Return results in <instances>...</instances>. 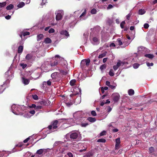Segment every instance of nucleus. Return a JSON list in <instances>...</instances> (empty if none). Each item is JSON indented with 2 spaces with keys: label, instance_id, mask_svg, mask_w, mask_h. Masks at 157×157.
<instances>
[{
  "label": "nucleus",
  "instance_id": "41",
  "mask_svg": "<svg viewBox=\"0 0 157 157\" xmlns=\"http://www.w3.org/2000/svg\"><path fill=\"white\" fill-rule=\"evenodd\" d=\"M144 28L145 29H147L149 27V25L147 23H145L144 24Z\"/></svg>",
  "mask_w": 157,
  "mask_h": 157
},
{
  "label": "nucleus",
  "instance_id": "50",
  "mask_svg": "<svg viewBox=\"0 0 157 157\" xmlns=\"http://www.w3.org/2000/svg\"><path fill=\"white\" fill-rule=\"evenodd\" d=\"M60 72L63 73V74L64 75H66L67 73V71H64L63 70H60Z\"/></svg>",
  "mask_w": 157,
  "mask_h": 157
},
{
  "label": "nucleus",
  "instance_id": "28",
  "mask_svg": "<svg viewBox=\"0 0 157 157\" xmlns=\"http://www.w3.org/2000/svg\"><path fill=\"white\" fill-rule=\"evenodd\" d=\"M6 2H3L2 3L0 2V8L4 7L6 6Z\"/></svg>",
  "mask_w": 157,
  "mask_h": 157
},
{
  "label": "nucleus",
  "instance_id": "27",
  "mask_svg": "<svg viewBox=\"0 0 157 157\" xmlns=\"http://www.w3.org/2000/svg\"><path fill=\"white\" fill-rule=\"evenodd\" d=\"M85 62L86 63V65L87 66H88L89 65V63L90 62V59H85Z\"/></svg>",
  "mask_w": 157,
  "mask_h": 157
},
{
  "label": "nucleus",
  "instance_id": "12",
  "mask_svg": "<svg viewBox=\"0 0 157 157\" xmlns=\"http://www.w3.org/2000/svg\"><path fill=\"white\" fill-rule=\"evenodd\" d=\"M44 42L45 44H49L52 43V40L50 38L47 37L45 39Z\"/></svg>",
  "mask_w": 157,
  "mask_h": 157
},
{
  "label": "nucleus",
  "instance_id": "35",
  "mask_svg": "<svg viewBox=\"0 0 157 157\" xmlns=\"http://www.w3.org/2000/svg\"><path fill=\"white\" fill-rule=\"evenodd\" d=\"M20 66L22 67V68L23 69H24L27 66V65L26 64H24L23 63H21Z\"/></svg>",
  "mask_w": 157,
  "mask_h": 157
},
{
  "label": "nucleus",
  "instance_id": "57",
  "mask_svg": "<svg viewBox=\"0 0 157 157\" xmlns=\"http://www.w3.org/2000/svg\"><path fill=\"white\" fill-rule=\"evenodd\" d=\"M112 109L110 106H108V112L109 113L112 110Z\"/></svg>",
  "mask_w": 157,
  "mask_h": 157
},
{
  "label": "nucleus",
  "instance_id": "56",
  "mask_svg": "<svg viewBox=\"0 0 157 157\" xmlns=\"http://www.w3.org/2000/svg\"><path fill=\"white\" fill-rule=\"evenodd\" d=\"M118 67L116 65H114L113 67V68L115 71L117 70Z\"/></svg>",
  "mask_w": 157,
  "mask_h": 157
},
{
  "label": "nucleus",
  "instance_id": "26",
  "mask_svg": "<svg viewBox=\"0 0 157 157\" xmlns=\"http://www.w3.org/2000/svg\"><path fill=\"white\" fill-rule=\"evenodd\" d=\"M117 43L118 45H122V42L121 41V40L120 38H118L117 40Z\"/></svg>",
  "mask_w": 157,
  "mask_h": 157
},
{
  "label": "nucleus",
  "instance_id": "39",
  "mask_svg": "<svg viewBox=\"0 0 157 157\" xmlns=\"http://www.w3.org/2000/svg\"><path fill=\"white\" fill-rule=\"evenodd\" d=\"M131 15V13H129L126 16V19L127 20H129L130 19Z\"/></svg>",
  "mask_w": 157,
  "mask_h": 157
},
{
  "label": "nucleus",
  "instance_id": "36",
  "mask_svg": "<svg viewBox=\"0 0 157 157\" xmlns=\"http://www.w3.org/2000/svg\"><path fill=\"white\" fill-rule=\"evenodd\" d=\"M105 54L103 53L102 54H100L98 56L99 58H101L104 57H105Z\"/></svg>",
  "mask_w": 157,
  "mask_h": 157
},
{
  "label": "nucleus",
  "instance_id": "43",
  "mask_svg": "<svg viewBox=\"0 0 157 157\" xmlns=\"http://www.w3.org/2000/svg\"><path fill=\"white\" fill-rule=\"evenodd\" d=\"M113 6L111 4H109L108 5V6L107 7V10H109L112 8H113Z\"/></svg>",
  "mask_w": 157,
  "mask_h": 157
},
{
  "label": "nucleus",
  "instance_id": "31",
  "mask_svg": "<svg viewBox=\"0 0 157 157\" xmlns=\"http://www.w3.org/2000/svg\"><path fill=\"white\" fill-rule=\"evenodd\" d=\"M109 75L111 76H114V74L112 69H110L109 72Z\"/></svg>",
  "mask_w": 157,
  "mask_h": 157
},
{
  "label": "nucleus",
  "instance_id": "45",
  "mask_svg": "<svg viewBox=\"0 0 157 157\" xmlns=\"http://www.w3.org/2000/svg\"><path fill=\"white\" fill-rule=\"evenodd\" d=\"M93 40L94 42H97L98 41V38H97V37H94L93 38Z\"/></svg>",
  "mask_w": 157,
  "mask_h": 157
},
{
  "label": "nucleus",
  "instance_id": "18",
  "mask_svg": "<svg viewBox=\"0 0 157 157\" xmlns=\"http://www.w3.org/2000/svg\"><path fill=\"white\" fill-rule=\"evenodd\" d=\"M25 5V3L23 2H20L17 5V7L18 8H21L23 7Z\"/></svg>",
  "mask_w": 157,
  "mask_h": 157
},
{
  "label": "nucleus",
  "instance_id": "7",
  "mask_svg": "<svg viewBox=\"0 0 157 157\" xmlns=\"http://www.w3.org/2000/svg\"><path fill=\"white\" fill-rule=\"evenodd\" d=\"M62 18V16L60 13H58L56 16V20L57 21L61 20Z\"/></svg>",
  "mask_w": 157,
  "mask_h": 157
},
{
  "label": "nucleus",
  "instance_id": "53",
  "mask_svg": "<svg viewBox=\"0 0 157 157\" xmlns=\"http://www.w3.org/2000/svg\"><path fill=\"white\" fill-rule=\"evenodd\" d=\"M106 85L108 86H110V82H109L108 81H106Z\"/></svg>",
  "mask_w": 157,
  "mask_h": 157
},
{
  "label": "nucleus",
  "instance_id": "6",
  "mask_svg": "<svg viewBox=\"0 0 157 157\" xmlns=\"http://www.w3.org/2000/svg\"><path fill=\"white\" fill-rule=\"evenodd\" d=\"M60 33L61 35H65L67 37L69 36L68 32L66 30H62L60 32Z\"/></svg>",
  "mask_w": 157,
  "mask_h": 157
},
{
  "label": "nucleus",
  "instance_id": "64",
  "mask_svg": "<svg viewBox=\"0 0 157 157\" xmlns=\"http://www.w3.org/2000/svg\"><path fill=\"white\" fill-rule=\"evenodd\" d=\"M110 46L111 47H115V44L114 43H111L110 45Z\"/></svg>",
  "mask_w": 157,
  "mask_h": 157
},
{
  "label": "nucleus",
  "instance_id": "52",
  "mask_svg": "<svg viewBox=\"0 0 157 157\" xmlns=\"http://www.w3.org/2000/svg\"><path fill=\"white\" fill-rule=\"evenodd\" d=\"M29 113L31 114L34 115L35 113V110H32L30 111L29 112Z\"/></svg>",
  "mask_w": 157,
  "mask_h": 157
},
{
  "label": "nucleus",
  "instance_id": "30",
  "mask_svg": "<svg viewBox=\"0 0 157 157\" xmlns=\"http://www.w3.org/2000/svg\"><path fill=\"white\" fill-rule=\"evenodd\" d=\"M140 66V64L138 63H135L133 65V67L135 69L137 68Z\"/></svg>",
  "mask_w": 157,
  "mask_h": 157
},
{
  "label": "nucleus",
  "instance_id": "54",
  "mask_svg": "<svg viewBox=\"0 0 157 157\" xmlns=\"http://www.w3.org/2000/svg\"><path fill=\"white\" fill-rule=\"evenodd\" d=\"M36 105H35V104H32L31 106H29V107L30 108H34L35 109L36 108Z\"/></svg>",
  "mask_w": 157,
  "mask_h": 157
},
{
  "label": "nucleus",
  "instance_id": "4",
  "mask_svg": "<svg viewBox=\"0 0 157 157\" xmlns=\"http://www.w3.org/2000/svg\"><path fill=\"white\" fill-rule=\"evenodd\" d=\"M120 142V140L119 138H117L116 139L115 147L116 149H118L119 148V146Z\"/></svg>",
  "mask_w": 157,
  "mask_h": 157
},
{
  "label": "nucleus",
  "instance_id": "63",
  "mask_svg": "<svg viewBox=\"0 0 157 157\" xmlns=\"http://www.w3.org/2000/svg\"><path fill=\"white\" fill-rule=\"evenodd\" d=\"M103 88H104V87H101V93L102 94H103L105 92V91H104L105 90H104V89Z\"/></svg>",
  "mask_w": 157,
  "mask_h": 157
},
{
  "label": "nucleus",
  "instance_id": "44",
  "mask_svg": "<svg viewBox=\"0 0 157 157\" xmlns=\"http://www.w3.org/2000/svg\"><path fill=\"white\" fill-rule=\"evenodd\" d=\"M106 132L105 131H103L102 132L100 133V136H104L106 134Z\"/></svg>",
  "mask_w": 157,
  "mask_h": 157
},
{
  "label": "nucleus",
  "instance_id": "8",
  "mask_svg": "<svg viewBox=\"0 0 157 157\" xmlns=\"http://www.w3.org/2000/svg\"><path fill=\"white\" fill-rule=\"evenodd\" d=\"M22 82L25 84L27 85L29 83V81L28 79L25 78L23 77L22 78Z\"/></svg>",
  "mask_w": 157,
  "mask_h": 157
},
{
  "label": "nucleus",
  "instance_id": "10",
  "mask_svg": "<svg viewBox=\"0 0 157 157\" xmlns=\"http://www.w3.org/2000/svg\"><path fill=\"white\" fill-rule=\"evenodd\" d=\"M44 151L46 152V150L44 149H41L37 151L36 154L38 155H41Z\"/></svg>",
  "mask_w": 157,
  "mask_h": 157
},
{
  "label": "nucleus",
  "instance_id": "23",
  "mask_svg": "<svg viewBox=\"0 0 157 157\" xmlns=\"http://www.w3.org/2000/svg\"><path fill=\"white\" fill-rule=\"evenodd\" d=\"M76 82V81L75 79H73L71 80L70 82V84L71 86H73L75 85V83Z\"/></svg>",
  "mask_w": 157,
  "mask_h": 157
},
{
  "label": "nucleus",
  "instance_id": "60",
  "mask_svg": "<svg viewBox=\"0 0 157 157\" xmlns=\"http://www.w3.org/2000/svg\"><path fill=\"white\" fill-rule=\"evenodd\" d=\"M86 148H85L83 149H81L79 150V152H82L83 151H85L86 150Z\"/></svg>",
  "mask_w": 157,
  "mask_h": 157
},
{
  "label": "nucleus",
  "instance_id": "61",
  "mask_svg": "<svg viewBox=\"0 0 157 157\" xmlns=\"http://www.w3.org/2000/svg\"><path fill=\"white\" fill-rule=\"evenodd\" d=\"M47 84L49 86L51 85V81H50V80H48L47 82Z\"/></svg>",
  "mask_w": 157,
  "mask_h": 157
},
{
  "label": "nucleus",
  "instance_id": "33",
  "mask_svg": "<svg viewBox=\"0 0 157 157\" xmlns=\"http://www.w3.org/2000/svg\"><path fill=\"white\" fill-rule=\"evenodd\" d=\"M90 13L92 14H95L97 13V10L96 9L94 8L91 10Z\"/></svg>",
  "mask_w": 157,
  "mask_h": 157
},
{
  "label": "nucleus",
  "instance_id": "42",
  "mask_svg": "<svg viewBox=\"0 0 157 157\" xmlns=\"http://www.w3.org/2000/svg\"><path fill=\"white\" fill-rule=\"evenodd\" d=\"M55 31L53 29L51 28L49 30L48 32L49 33H54L55 32Z\"/></svg>",
  "mask_w": 157,
  "mask_h": 157
},
{
  "label": "nucleus",
  "instance_id": "3",
  "mask_svg": "<svg viewBox=\"0 0 157 157\" xmlns=\"http://www.w3.org/2000/svg\"><path fill=\"white\" fill-rule=\"evenodd\" d=\"M78 136V134L76 132H74L71 133L70 136V138L73 140L76 139Z\"/></svg>",
  "mask_w": 157,
  "mask_h": 157
},
{
  "label": "nucleus",
  "instance_id": "40",
  "mask_svg": "<svg viewBox=\"0 0 157 157\" xmlns=\"http://www.w3.org/2000/svg\"><path fill=\"white\" fill-rule=\"evenodd\" d=\"M67 155L69 157H73V154L71 152H68L67 153Z\"/></svg>",
  "mask_w": 157,
  "mask_h": 157
},
{
  "label": "nucleus",
  "instance_id": "11",
  "mask_svg": "<svg viewBox=\"0 0 157 157\" xmlns=\"http://www.w3.org/2000/svg\"><path fill=\"white\" fill-rule=\"evenodd\" d=\"M29 34H30V33L29 32H22L21 33V34L20 35V36L21 37V39H22V35H23L24 36H25L26 35H29Z\"/></svg>",
  "mask_w": 157,
  "mask_h": 157
},
{
  "label": "nucleus",
  "instance_id": "48",
  "mask_svg": "<svg viewBox=\"0 0 157 157\" xmlns=\"http://www.w3.org/2000/svg\"><path fill=\"white\" fill-rule=\"evenodd\" d=\"M55 59H56V58H59V59H63L60 56H59V55H56L55 56Z\"/></svg>",
  "mask_w": 157,
  "mask_h": 157
},
{
  "label": "nucleus",
  "instance_id": "19",
  "mask_svg": "<svg viewBox=\"0 0 157 157\" xmlns=\"http://www.w3.org/2000/svg\"><path fill=\"white\" fill-rule=\"evenodd\" d=\"M14 6L12 4H10L7 6L6 7V9L7 10H11L13 8Z\"/></svg>",
  "mask_w": 157,
  "mask_h": 157
},
{
  "label": "nucleus",
  "instance_id": "17",
  "mask_svg": "<svg viewBox=\"0 0 157 157\" xmlns=\"http://www.w3.org/2000/svg\"><path fill=\"white\" fill-rule=\"evenodd\" d=\"M144 56L150 59H152L154 57V55L151 54H146Z\"/></svg>",
  "mask_w": 157,
  "mask_h": 157
},
{
  "label": "nucleus",
  "instance_id": "24",
  "mask_svg": "<svg viewBox=\"0 0 157 157\" xmlns=\"http://www.w3.org/2000/svg\"><path fill=\"white\" fill-rule=\"evenodd\" d=\"M106 67V66L105 64H103L101 65L100 67V69L101 71L105 69Z\"/></svg>",
  "mask_w": 157,
  "mask_h": 157
},
{
  "label": "nucleus",
  "instance_id": "58",
  "mask_svg": "<svg viewBox=\"0 0 157 157\" xmlns=\"http://www.w3.org/2000/svg\"><path fill=\"white\" fill-rule=\"evenodd\" d=\"M23 144H18L16 145V147H21L23 146Z\"/></svg>",
  "mask_w": 157,
  "mask_h": 157
},
{
  "label": "nucleus",
  "instance_id": "15",
  "mask_svg": "<svg viewBox=\"0 0 157 157\" xmlns=\"http://www.w3.org/2000/svg\"><path fill=\"white\" fill-rule=\"evenodd\" d=\"M59 73L55 72L51 74V76L53 78H56L57 76L59 75Z\"/></svg>",
  "mask_w": 157,
  "mask_h": 157
},
{
  "label": "nucleus",
  "instance_id": "51",
  "mask_svg": "<svg viewBox=\"0 0 157 157\" xmlns=\"http://www.w3.org/2000/svg\"><path fill=\"white\" fill-rule=\"evenodd\" d=\"M86 14V10H85V11L82 13L81 15L80 16V17H81L83 16H84Z\"/></svg>",
  "mask_w": 157,
  "mask_h": 157
},
{
  "label": "nucleus",
  "instance_id": "16",
  "mask_svg": "<svg viewBox=\"0 0 157 157\" xmlns=\"http://www.w3.org/2000/svg\"><path fill=\"white\" fill-rule=\"evenodd\" d=\"M44 37V35L43 34H40L37 36V41H40Z\"/></svg>",
  "mask_w": 157,
  "mask_h": 157
},
{
  "label": "nucleus",
  "instance_id": "59",
  "mask_svg": "<svg viewBox=\"0 0 157 157\" xmlns=\"http://www.w3.org/2000/svg\"><path fill=\"white\" fill-rule=\"evenodd\" d=\"M88 125L87 123H82L81 124L82 126V127H86Z\"/></svg>",
  "mask_w": 157,
  "mask_h": 157
},
{
  "label": "nucleus",
  "instance_id": "29",
  "mask_svg": "<svg viewBox=\"0 0 157 157\" xmlns=\"http://www.w3.org/2000/svg\"><path fill=\"white\" fill-rule=\"evenodd\" d=\"M149 150L150 153H152L154 151V148L153 147H150Z\"/></svg>",
  "mask_w": 157,
  "mask_h": 157
},
{
  "label": "nucleus",
  "instance_id": "14",
  "mask_svg": "<svg viewBox=\"0 0 157 157\" xmlns=\"http://www.w3.org/2000/svg\"><path fill=\"white\" fill-rule=\"evenodd\" d=\"M87 120L90 122H94L96 121V119L95 117H88Z\"/></svg>",
  "mask_w": 157,
  "mask_h": 157
},
{
  "label": "nucleus",
  "instance_id": "25",
  "mask_svg": "<svg viewBox=\"0 0 157 157\" xmlns=\"http://www.w3.org/2000/svg\"><path fill=\"white\" fill-rule=\"evenodd\" d=\"M106 141L105 139H100L98 140L97 142H98L105 143Z\"/></svg>",
  "mask_w": 157,
  "mask_h": 157
},
{
  "label": "nucleus",
  "instance_id": "37",
  "mask_svg": "<svg viewBox=\"0 0 157 157\" xmlns=\"http://www.w3.org/2000/svg\"><path fill=\"white\" fill-rule=\"evenodd\" d=\"M91 114L93 116H95L97 115L95 111L94 110H93L91 112Z\"/></svg>",
  "mask_w": 157,
  "mask_h": 157
},
{
  "label": "nucleus",
  "instance_id": "2",
  "mask_svg": "<svg viewBox=\"0 0 157 157\" xmlns=\"http://www.w3.org/2000/svg\"><path fill=\"white\" fill-rule=\"evenodd\" d=\"M51 124L53 126V129H56L59 125V121L57 120H54L52 122Z\"/></svg>",
  "mask_w": 157,
  "mask_h": 157
},
{
  "label": "nucleus",
  "instance_id": "21",
  "mask_svg": "<svg viewBox=\"0 0 157 157\" xmlns=\"http://www.w3.org/2000/svg\"><path fill=\"white\" fill-rule=\"evenodd\" d=\"M32 56L30 54H28L25 56V59L27 60H29L32 58Z\"/></svg>",
  "mask_w": 157,
  "mask_h": 157
},
{
  "label": "nucleus",
  "instance_id": "5",
  "mask_svg": "<svg viewBox=\"0 0 157 157\" xmlns=\"http://www.w3.org/2000/svg\"><path fill=\"white\" fill-rule=\"evenodd\" d=\"M62 61H61V65L64 68L66 67H67V61L63 59H62Z\"/></svg>",
  "mask_w": 157,
  "mask_h": 157
},
{
  "label": "nucleus",
  "instance_id": "13",
  "mask_svg": "<svg viewBox=\"0 0 157 157\" xmlns=\"http://www.w3.org/2000/svg\"><path fill=\"white\" fill-rule=\"evenodd\" d=\"M23 50V46L20 45L18 47V53L19 54L21 53Z\"/></svg>",
  "mask_w": 157,
  "mask_h": 157
},
{
  "label": "nucleus",
  "instance_id": "46",
  "mask_svg": "<svg viewBox=\"0 0 157 157\" xmlns=\"http://www.w3.org/2000/svg\"><path fill=\"white\" fill-rule=\"evenodd\" d=\"M47 2L46 0H43L42 2L41 3V5L43 6L45 4V3Z\"/></svg>",
  "mask_w": 157,
  "mask_h": 157
},
{
  "label": "nucleus",
  "instance_id": "9",
  "mask_svg": "<svg viewBox=\"0 0 157 157\" xmlns=\"http://www.w3.org/2000/svg\"><path fill=\"white\" fill-rule=\"evenodd\" d=\"M58 60L55 59L53 62H51L50 65L52 67H55L58 65Z\"/></svg>",
  "mask_w": 157,
  "mask_h": 157
},
{
  "label": "nucleus",
  "instance_id": "34",
  "mask_svg": "<svg viewBox=\"0 0 157 157\" xmlns=\"http://www.w3.org/2000/svg\"><path fill=\"white\" fill-rule=\"evenodd\" d=\"M42 107L40 105H38L37 106H36V107L35 108V109L36 111H38L39 110L41 109H42Z\"/></svg>",
  "mask_w": 157,
  "mask_h": 157
},
{
  "label": "nucleus",
  "instance_id": "32",
  "mask_svg": "<svg viewBox=\"0 0 157 157\" xmlns=\"http://www.w3.org/2000/svg\"><path fill=\"white\" fill-rule=\"evenodd\" d=\"M125 24V22L124 21H122L120 24V26L122 29L124 28V26Z\"/></svg>",
  "mask_w": 157,
  "mask_h": 157
},
{
  "label": "nucleus",
  "instance_id": "1",
  "mask_svg": "<svg viewBox=\"0 0 157 157\" xmlns=\"http://www.w3.org/2000/svg\"><path fill=\"white\" fill-rule=\"evenodd\" d=\"M113 100L115 102H117L120 98V94L118 93H115L112 95Z\"/></svg>",
  "mask_w": 157,
  "mask_h": 157
},
{
  "label": "nucleus",
  "instance_id": "49",
  "mask_svg": "<svg viewBox=\"0 0 157 157\" xmlns=\"http://www.w3.org/2000/svg\"><path fill=\"white\" fill-rule=\"evenodd\" d=\"M29 139H30V138L29 137L27 138H26V139H25V140H24L23 142L24 143H27L29 140Z\"/></svg>",
  "mask_w": 157,
  "mask_h": 157
},
{
  "label": "nucleus",
  "instance_id": "62",
  "mask_svg": "<svg viewBox=\"0 0 157 157\" xmlns=\"http://www.w3.org/2000/svg\"><path fill=\"white\" fill-rule=\"evenodd\" d=\"M112 131L113 132H117L118 131V129L117 128L113 129Z\"/></svg>",
  "mask_w": 157,
  "mask_h": 157
},
{
  "label": "nucleus",
  "instance_id": "55",
  "mask_svg": "<svg viewBox=\"0 0 157 157\" xmlns=\"http://www.w3.org/2000/svg\"><path fill=\"white\" fill-rule=\"evenodd\" d=\"M11 16L9 15L7 16H5V17L6 19H7V20H9V19H10L11 18Z\"/></svg>",
  "mask_w": 157,
  "mask_h": 157
},
{
  "label": "nucleus",
  "instance_id": "22",
  "mask_svg": "<svg viewBox=\"0 0 157 157\" xmlns=\"http://www.w3.org/2000/svg\"><path fill=\"white\" fill-rule=\"evenodd\" d=\"M146 11L144 9H140L139 10V13L140 14L142 15L145 13Z\"/></svg>",
  "mask_w": 157,
  "mask_h": 157
},
{
  "label": "nucleus",
  "instance_id": "47",
  "mask_svg": "<svg viewBox=\"0 0 157 157\" xmlns=\"http://www.w3.org/2000/svg\"><path fill=\"white\" fill-rule=\"evenodd\" d=\"M147 65L148 66H152L153 65V63H149V62H147L146 63Z\"/></svg>",
  "mask_w": 157,
  "mask_h": 157
},
{
  "label": "nucleus",
  "instance_id": "20",
  "mask_svg": "<svg viewBox=\"0 0 157 157\" xmlns=\"http://www.w3.org/2000/svg\"><path fill=\"white\" fill-rule=\"evenodd\" d=\"M134 94V90L132 89H130L128 91V94L129 95H132Z\"/></svg>",
  "mask_w": 157,
  "mask_h": 157
},
{
  "label": "nucleus",
  "instance_id": "38",
  "mask_svg": "<svg viewBox=\"0 0 157 157\" xmlns=\"http://www.w3.org/2000/svg\"><path fill=\"white\" fill-rule=\"evenodd\" d=\"M32 97L33 99L35 100H36L38 99V96L36 94L33 95Z\"/></svg>",
  "mask_w": 157,
  "mask_h": 157
}]
</instances>
